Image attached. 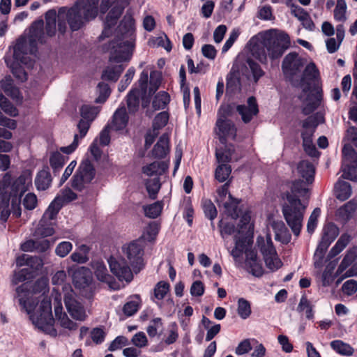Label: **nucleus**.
Wrapping results in <instances>:
<instances>
[{
	"mask_svg": "<svg viewBox=\"0 0 357 357\" xmlns=\"http://www.w3.org/2000/svg\"><path fill=\"white\" fill-rule=\"evenodd\" d=\"M47 282L45 279L38 280L31 291V285L24 283L16 289L20 305L30 314L32 323L40 330L56 336L57 333L53 326L54 319L52 314L50 298L45 295Z\"/></svg>",
	"mask_w": 357,
	"mask_h": 357,
	"instance_id": "nucleus-1",
	"label": "nucleus"
},
{
	"mask_svg": "<svg viewBox=\"0 0 357 357\" xmlns=\"http://www.w3.org/2000/svg\"><path fill=\"white\" fill-rule=\"evenodd\" d=\"M100 0H77L70 7H61L58 11V29L64 33L66 22L73 31H78L89 22L94 20L98 13Z\"/></svg>",
	"mask_w": 357,
	"mask_h": 357,
	"instance_id": "nucleus-2",
	"label": "nucleus"
},
{
	"mask_svg": "<svg viewBox=\"0 0 357 357\" xmlns=\"http://www.w3.org/2000/svg\"><path fill=\"white\" fill-rule=\"evenodd\" d=\"M306 183L301 180L292 183L290 190L285 193L287 202L282 205L284 218L293 234L298 236L303 227V220L307 202L301 199L307 194Z\"/></svg>",
	"mask_w": 357,
	"mask_h": 357,
	"instance_id": "nucleus-3",
	"label": "nucleus"
},
{
	"mask_svg": "<svg viewBox=\"0 0 357 357\" xmlns=\"http://www.w3.org/2000/svg\"><path fill=\"white\" fill-rule=\"evenodd\" d=\"M290 46V39L284 33H267L262 42L252 49L253 56L261 63H266L268 57L272 60L280 59Z\"/></svg>",
	"mask_w": 357,
	"mask_h": 357,
	"instance_id": "nucleus-4",
	"label": "nucleus"
},
{
	"mask_svg": "<svg viewBox=\"0 0 357 357\" xmlns=\"http://www.w3.org/2000/svg\"><path fill=\"white\" fill-rule=\"evenodd\" d=\"M44 22L42 20L34 22L29 29V43L31 48H28L25 38H20L17 40L13 47V57L21 63L29 68L33 66V61L29 55L34 53L36 42H43Z\"/></svg>",
	"mask_w": 357,
	"mask_h": 357,
	"instance_id": "nucleus-5",
	"label": "nucleus"
},
{
	"mask_svg": "<svg viewBox=\"0 0 357 357\" xmlns=\"http://www.w3.org/2000/svg\"><path fill=\"white\" fill-rule=\"evenodd\" d=\"M135 30L130 24V28L121 38L113 40L104 47L105 50L110 52L109 61L116 63L129 61L135 47Z\"/></svg>",
	"mask_w": 357,
	"mask_h": 357,
	"instance_id": "nucleus-6",
	"label": "nucleus"
},
{
	"mask_svg": "<svg viewBox=\"0 0 357 357\" xmlns=\"http://www.w3.org/2000/svg\"><path fill=\"white\" fill-rule=\"evenodd\" d=\"M305 66L304 60L296 52H290L284 57L282 69L285 77L292 85L298 86L301 84V74Z\"/></svg>",
	"mask_w": 357,
	"mask_h": 357,
	"instance_id": "nucleus-7",
	"label": "nucleus"
},
{
	"mask_svg": "<svg viewBox=\"0 0 357 357\" xmlns=\"http://www.w3.org/2000/svg\"><path fill=\"white\" fill-rule=\"evenodd\" d=\"M32 185L30 172L22 173L12 184L10 196L15 197L12 200V213L16 218L21 215L20 197Z\"/></svg>",
	"mask_w": 357,
	"mask_h": 357,
	"instance_id": "nucleus-8",
	"label": "nucleus"
},
{
	"mask_svg": "<svg viewBox=\"0 0 357 357\" xmlns=\"http://www.w3.org/2000/svg\"><path fill=\"white\" fill-rule=\"evenodd\" d=\"M257 245L263 255L266 267L270 271H275L282 266V263L278 256L270 234H267L266 238L258 236Z\"/></svg>",
	"mask_w": 357,
	"mask_h": 357,
	"instance_id": "nucleus-9",
	"label": "nucleus"
},
{
	"mask_svg": "<svg viewBox=\"0 0 357 357\" xmlns=\"http://www.w3.org/2000/svg\"><path fill=\"white\" fill-rule=\"evenodd\" d=\"M231 110V106L229 105H222L218 111L219 118L216 121L217 135L219 137L222 144L226 143L227 138L235 139L236 135V128L234 123L227 119L226 117L229 115Z\"/></svg>",
	"mask_w": 357,
	"mask_h": 357,
	"instance_id": "nucleus-10",
	"label": "nucleus"
},
{
	"mask_svg": "<svg viewBox=\"0 0 357 357\" xmlns=\"http://www.w3.org/2000/svg\"><path fill=\"white\" fill-rule=\"evenodd\" d=\"M95 175L96 170L91 162L89 160H83L73 176L72 187L76 190L82 191L92 181Z\"/></svg>",
	"mask_w": 357,
	"mask_h": 357,
	"instance_id": "nucleus-11",
	"label": "nucleus"
},
{
	"mask_svg": "<svg viewBox=\"0 0 357 357\" xmlns=\"http://www.w3.org/2000/svg\"><path fill=\"white\" fill-rule=\"evenodd\" d=\"M130 0H102L100 10L105 13L109 8L107 15V24H116L117 20L121 16L126 7L128 6Z\"/></svg>",
	"mask_w": 357,
	"mask_h": 357,
	"instance_id": "nucleus-12",
	"label": "nucleus"
},
{
	"mask_svg": "<svg viewBox=\"0 0 357 357\" xmlns=\"http://www.w3.org/2000/svg\"><path fill=\"white\" fill-rule=\"evenodd\" d=\"M342 177L351 181H356L357 176L354 175L356 167H357V153L353 147L349 144H346L342 149Z\"/></svg>",
	"mask_w": 357,
	"mask_h": 357,
	"instance_id": "nucleus-13",
	"label": "nucleus"
},
{
	"mask_svg": "<svg viewBox=\"0 0 357 357\" xmlns=\"http://www.w3.org/2000/svg\"><path fill=\"white\" fill-rule=\"evenodd\" d=\"M123 251L135 273L143 267V248L139 241H132L123 246Z\"/></svg>",
	"mask_w": 357,
	"mask_h": 357,
	"instance_id": "nucleus-14",
	"label": "nucleus"
},
{
	"mask_svg": "<svg viewBox=\"0 0 357 357\" xmlns=\"http://www.w3.org/2000/svg\"><path fill=\"white\" fill-rule=\"evenodd\" d=\"M111 272L121 281L130 282L133 278L132 272L123 259L110 257L108 259Z\"/></svg>",
	"mask_w": 357,
	"mask_h": 357,
	"instance_id": "nucleus-15",
	"label": "nucleus"
},
{
	"mask_svg": "<svg viewBox=\"0 0 357 357\" xmlns=\"http://www.w3.org/2000/svg\"><path fill=\"white\" fill-rule=\"evenodd\" d=\"M64 303L68 313L73 319L78 321H84L86 319L85 310L82 305L74 298L73 291L65 295Z\"/></svg>",
	"mask_w": 357,
	"mask_h": 357,
	"instance_id": "nucleus-16",
	"label": "nucleus"
},
{
	"mask_svg": "<svg viewBox=\"0 0 357 357\" xmlns=\"http://www.w3.org/2000/svg\"><path fill=\"white\" fill-rule=\"evenodd\" d=\"M91 266L98 280L108 284L109 288L112 289H117L119 288V285L113 281L112 277L108 273L107 267L102 261H93L91 263Z\"/></svg>",
	"mask_w": 357,
	"mask_h": 357,
	"instance_id": "nucleus-17",
	"label": "nucleus"
},
{
	"mask_svg": "<svg viewBox=\"0 0 357 357\" xmlns=\"http://www.w3.org/2000/svg\"><path fill=\"white\" fill-rule=\"evenodd\" d=\"M91 122L81 118L77 123V129L79 134H75L74 136L73 142L71 144L67 146L60 148V151L66 154H70L78 146L79 139L84 137L91 126Z\"/></svg>",
	"mask_w": 357,
	"mask_h": 357,
	"instance_id": "nucleus-18",
	"label": "nucleus"
},
{
	"mask_svg": "<svg viewBox=\"0 0 357 357\" xmlns=\"http://www.w3.org/2000/svg\"><path fill=\"white\" fill-rule=\"evenodd\" d=\"M319 77V70L313 63H310L301 74V84L298 86L303 88V91L307 93L310 91L311 84Z\"/></svg>",
	"mask_w": 357,
	"mask_h": 357,
	"instance_id": "nucleus-19",
	"label": "nucleus"
},
{
	"mask_svg": "<svg viewBox=\"0 0 357 357\" xmlns=\"http://www.w3.org/2000/svg\"><path fill=\"white\" fill-rule=\"evenodd\" d=\"M73 282L75 287L84 289L90 285L92 282V273L89 268L78 267L73 273Z\"/></svg>",
	"mask_w": 357,
	"mask_h": 357,
	"instance_id": "nucleus-20",
	"label": "nucleus"
},
{
	"mask_svg": "<svg viewBox=\"0 0 357 357\" xmlns=\"http://www.w3.org/2000/svg\"><path fill=\"white\" fill-rule=\"evenodd\" d=\"M245 265L247 270L253 275L260 277L263 275L264 271L262 266L255 250L252 249L245 250Z\"/></svg>",
	"mask_w": 357,
	"mask_h": 357,
	"instance_id": "nucleus-21",
	"label": "nucleus"
},
{
	"mask_svg": "<svg viewBox=\"0 0 357 357\" xmlns=\"http://www.w3.org/2000/svg\"><path fill=\"white\" fill-rule=\"evenodd\" d=\"M248 105H240L236 107V110L241 116V119L245 123L251 121L254 116L259 112L258 105L255 97L251 96L248 99Z\"/></svg>",
	"mask_w": 357,
	"mask_h": 357,
	"instance_id": "nucleus-22",
	"label": "nucleus"
},
{
	"mask_svg": "<svg viewBox=\"0 0 357 357\" xmlns=\"http://www.w3.org/2000/svg\"><path fill=\"white\" fill-rule=\"evenodd\" d=\"M54 313L56 320L62 328L69 331H75L77 328V324L70 320L67 314L63 312V307L60 301H57L54 305Z\"/></svg>",
	"mask_w": 357,
	"mask_h": 357,
	"instance_id": "nucleus-23",
	"label": "nucleus"
},
{
	"mask_svg": "<svg viewBox=\"0 0 357 357\" xmlns=\"http://www.w3.org/2000/svg\"><path fill=\"white\" fill-rule=\"evenodd\" d=\"M169 168V163L165 161H154L142 168V172L147 176L158 177L166 172Z\"/></svg>",
	"mask_w": 357,
	"mask_h": 357,
	"instance_id": "nucleus-24",
	"label": "nucleus"
},
{
	"mask_svg": "<svg viewBox=\"0 0 357 357\" xmlns=\"http://www.w3.org/2000/svg\"><path fill=\"white\" fill-rule=\"evenodd\" d=\"M128 116L125 107L119 108L114 114L112 121L110 123L111 129L121 130L124 129L128 123Z\"/></svg>",
	"mask_w": 357,
	"mask_h": 357,
	"instance_id": "nucleus-25",
	"label": "nucleus"
},
{
	"mask_svg": "<svg viewBox=\"0 0 357 357\" xmlns=\"http://www.w3.org/2000/svg\"><path fill=\"white\" fill-rule=\"evenodd\" d=\"M299 175L305 179L307 183H312L314 181L315 169L314 165L309 160L301 161L297 167Z\"/></svg>",
	"mask_w": 357,
	"mask_h": 357,
	"instance_id": "nucleus-26",
	"label": "nucleus"
},
{
	"mask_svg": "<svg viewBox=\"0 0 357 357\" xmlns=\"http://www.w3.org/2000/svg\"><path fill=\"white\" fill-rule=\"evenodd\" d=\"M169 137L166 134L162 135L152 151L153 157L163 158L169 153Z\"/></svg>",
	"mask_w": 357,
	"mask_h": 357,
	"instance_id": "nucleus-27",
	"label": "nucleus"
},
{
	"mask_svg": "<svg viewBox=\"0 0 357 357\" xmlns=\"http://www.w3.org/2000/svg\"><path fill=\"white\" fill-rule=\"evenodd\" d=\"M52 178L47 169L40 171L35 178V185L38 190H46L52 184Z\"/></svg>",
	"mask_w": 357,
	"mask_h": 357,
	"instance_id": "nucleus-28",
	"label": "nucleus"
},
{
	"mask_svg": "<svg viewBox=\"0 0 357 357\" xmlns=\"http://www.w3.org/2000/svg\"><path fill=\"white\" fill-rule=\"evenodd\" d=\"M0 90L3 91L7 96L15 98L18 96L19 91L13 84V80L10 75L5 76L0 80Z\"/></svg>",
	"mask_w": 357,
	"mask_h": 357,
	"instance_id": "nucleus-29",
	"label": "nucleus"
},
{
	"mask_svg": "<svg viewBox=\"0 0 357 357\" xmlns=\"http://www.w3.org/2000/svg\"><path fill=\"white\" fill-rule=\"evenodd\" d=\"M321 96L319 92H317L315 95L311 93L307 95L303 108L304 114H309L318 107L321 102Z\"/></svg>",
	"mask_w": 357,
	"mask_h": 357,
	"instance_id": "nucleus-30",
	"label": "nucleus"
},
{
	"mask_svg": "<svg viewBox=\"0 0 357 357\" xmlns=\"http://www.w3.org/2000/svg\"><path fill=\"white\" fill-rule=\"evenodd\" d=\"M63 206L58 198H54L44 213L42 217V222L55 219Z\"/></svg>",
	"mask_w": 357,
	"mask_h": 357,
	"instance_id": "nucleus-31",
	"label": "nucleus"
},
{
	"mask_svg": "<svg viewBox=\"0 0 357 357\" xmlns=\"http://www.w3.org/2000/svg\"><path fill=\"white\" fill-rule=\"evenodd\" d=\"M335 189L337 199L341 201L347 199L351 195V186L348 182L338 181Z\"/></svg>",
	"mask_w": 357,
	"mask_h": 357,
	"instance_id": "nucleus-32",
	"label": "nucleus"
},
{
	"mask_svg": "<svg viewBox=\"0 0 357 357\" xmlns=\"http://www.w3.org/2000/svg\"><path fill=\"white\" fill-rule=\"evenodd\" d=\"M58 14L55 10L52 9L45 13V31L49 36H52L56 33V23Z\"/></svg>",
	"mask_w": 357,
	"mask_h": 357,
	"instance_id": "nucleus-33",
	"label": "nucleus"
},
{
	"mask_svg": "<svg viewBox=\"0 0 357 357\" xmlns=\"http://www.w3.org/2000/svg\"><path fill=\"white\" fill-rule=\"evenodd\" d=\"M330 344L331 348L340 355L351 356L354 354V348L342 340H333Z\"/></svg>",
	"mask_w": 357,
	"mask_h": 357,
	"instance_id": "nucleus-34",
	"label": "nucleus"
},
{
	"mask_svg": "<svg viewBox=\"0 0 357 357\" xmlns=\"http://www.w3.org/2000/svg\"><path fill=\"white\" fill-rule=\"evenodd\" d=\"M124 68L122 65L108 66L102 74V78L106 80L116 82L123 71Z\"/></svg>",
	"mask_w": 357,
	"mask_h": 357,
	"instance_id": "nucleus-35",
	"label": "nucleus"
},
{
	"mask_svg": "<svg viewBox=\"0 0 357 357\" xmlns=\"http://www.w3.org/2000/svg\"><path fill=\"white\" fill-rule=\"evenodd\" d=\"M347 5L345 0H337L333 11L334 19L339 22H344L347 20Z\"/></svg>",
	"mask_w": 357,
	"mask_h": 357,
	"instance_id": "nucleus-36",
	"label": "nucleus"
},
{
	"mask_svg": "<svg viewBox=\"0 0 357 357\" xmlns=\"http://www.w3.org/2000/svg\"><path fill=\"white\" fill-rule=\"evenodd\" d=\"M331 243L321 238L314 255L315 267H321L323 263L324 257Z\"/></svg>",
	"mask_w": 357,
	"mask_h": 357,
	"instance_id": "nucleus-37",
	"label": "nucleus"
},
{
	"mask_svg": "<svg viewBox=\"0 0 357 357\" xmlns=\"http://www.w3.org/2000/svg\"><path fill=\"white\" fill-rule=\"evenodd\" d=\"M227 91L234 93L240 90V79L238 73L236 71L231 70L227 76Z\"/></svg>",
	"mask_w": 357,
	"mask_h": 357,
	"instance_id": "nucleus-38",
	"label": "nucleus"
},
{
	"mask_svg": "<svg viewBox=\"0 0 357 357\" xmlns=\"http://www.w3.org/2000/svg\"><path fill=\"white\" fill-rule=\"evenodd\" d=\"M235 246L229 251L230 255L233 257L234 259L237 261L241 257L243 251L246 249L245 240L237 236H234Z\"/></svg>",
	"mask_w": 357,
	"mask_h": 357,
	"instance_id": "nucleus-39",
	"label": "nucleus"
},
{
	"mask_svg": "<svg viewBox=\"0 0 357 357\" xmlns=\"http://www.w3.org/2000/svg\"><path fill=\"white\" fill-rule=\"evenodd\" d=\"M140 91L138 89H132L127 96V105L131 112H135L139 105Z\"/></svg>",
	"mask_w": 357,
	"mask_h": 357,
	"instance_id": "nucleus-40",
	"label": "nucleus"
},
{
	"mask_svg": "<svg viewBox=\"0 0 357 357\" xmlns=\"http://www.w3.org/2000/svg\"><path fill=\"white\" fill-rule=\"evenodd\" d=\"M238 202L234 199L230 194L228 195L227 201L223 202L222 206L225 208L226 212L232 218L236 219L238 217Z\"/></svg>",
	"mask_w": 357,
	"mask_h": 357,
	"instance_id": "nucleus-41",
	"label": "nucleus"
},
{
	"mask_svg": "<svg viewBox=\"0 0 357 357\" xmlns=\"http://www.w3.org/2000/svg\"><path fill=\"white\" fill-rule=\"evenodd\" d=\"M170 98L165 91H160L153 98L152 105L155 110L164 109L169 102Z\"/></svg>",
	"mask_w": 357,
	"mask_h": 357,
	"instance_id": "nucleus-42",
	"label": "nucleus"
},
{
	"mask_svg": "<svg viewBox=\"0 0 357 357\" xmlns=\"http://www.w3.org/2000/svg\"><path fill=\"white\" fill-rule=\"evenodd\" d=\"M67 158L59 152H53L50 157V164L54 172L59 171L66 162Z\"/></svg>",
	"mask_w": 357,
	"mask_h": 357,
	"instance_id": "nucleus-43",
	"label": "nucleus"
},
{
	"mask_svg": "<svg viewBox=\"0 0 357 357\" xmlns=\"http://www.w3.org/2000/svg\"><path fill=\"white\" fill-rule=\"evenodd\" d=\"M100 112L98 107L83 105L80 109L81 118L93 122Z\"/></svg>",
	"mask_w": 357,
	"mask_h": 357,
	"instance_id": "nucleus-44",
	"label": "nucleus"
},
{
	"mask_svg": "<svg viewBox=\"0 0 357 357\" xmlns=\"http://www.w3.org/2000/svg\"><path fill=\"white\" fill-rule=\"evenodd\" d=\"M160 187L161 183L158 177L148 179L146 182V190L149 193V197L152 199H155L156 198V195L159 192Z\"/></svg>",
	"mask_w": 357,
	"mask_h": 357,
	"instance_id": "nucleus-45",
	"label": "nucleus"
},
{
	"mask_svg": "<svg viewBox=\"0 0 357 357\" xmlns=\"http://www.w3.org/2000/svg\"><path fill=\"white\" fill-rule=\"evenodd\" d=\"M10 211L9 209V198L6 195H0V222L2 223L6 222Z\"/></svg>",
	"mask_w": 357,
	"mask_h": 357,
	"instance_id": "nucleus-46",
	"label": "nucleus"
},
{
	"mask_svg": "<svg viewBox=\"0 0 357 357\" xmlns=\"http://www.w3.org/2000/svg\"><path fill=\"white\" fill-rule=\"evenodd\" d=\"M237 312L239 317L243 319H246L251 314L250 303L243 298L238 300Z\"/></svg>",
	"mask_w": 357,
	"mask_h": 357,
	"instance_id": "nucleus-47",
	"label": "nucleus"
},
{
	"mask_svg": "<svg viewBox=\"0 0 357 357\" xmlns=\"http://www.w3.org/2000/svg\"><path fill=\"white\" fill-rule=\"evenodd\" d=\"M231 172V166L227 164H220L218 165L215 172V178L219 182L225 181Z\"/></svg>",
	"mask_w": 357,
	"mask_h": 357,
	"instance_id": "nucleus-48",
	"label": "nucleus"
},
{
	"mask_svg": "<svg viewBox=\"0 0 357 357\" xmlns=\"http://www.w3.org/2000/svg\"><path fill=\"white\" fill-rule=\"evenodd\" d=\"M0 107L7 114L16 116L18 114L17 108L1 93Z\"/></svg>",
	"mask_w": 357,
	"mask_h": 357,
	"instance_id": "nucleus-49",
	"label": "nucleus"
},
{
	"mask_svg": "<svg viewBox=\"0 0 357 357\" xmlns=\"http://www.w3.org/2000/svg\"><path fill=\"white\" fill-rule=\"evenodd\" d=\"M202 204L206 217L211 220L215 219L217 216L218 212L211 200L208 199H203Z\"/></svg>",
	"mask_w": 357,
	"mask_h": 357,
	"instance_id": "nucleus-50",
	"label": "nucleus"
},
{
	"mask_svg": "<svg viewBox=\"0 0 357 357\" xmlns=\"http://www.w3.org/2000/svg\"><path fill=\"white\" fill-rule=\"evenodd\" d=\"M135 300L127 302L123 307V312L127 317L135 314L139 307V296H135Z\"/></svg>",
	"mask_w": 357,
	"mask_h": 357,
	"instance_id": "nucleus-51",
	"label": "nucleus"
},
{
	"mask_svg": "<svg viewBox=\"0 0 357 357\" xmlns=\"http://www.w3.org/2000/svg\"><path fill=\"white\" fill-rule=\"evenodd\" d=\"M162 210V204L160 202H155L144 207L145 215L150 218H156Z\"/></svg>",
	"mask_w": 357,
	"mask_h": 357,
	"instance_id": "nucleus-52",
	"label": "nucleus"
},
{
	"mask_svg": "<svg viewBox=\"0 0 357 357\" xmlns=\"http://www.w3.org/2000/svg\"><path fill=\"white\" fill-rule=\"evenodd\" d=\"M98 96L96 98V102L103 103L109 96L111 91L107 84L100 82L98 85Z\"/></svg>",
	"mask_w": 357,
	"mask_h": 357,
	"instance_id": "nucleus-53",
	"label": "nucleus"
},
{
	"mask_svg": "<svg viewBox=\"0 0 357 357\" xmlns=\"http://www.w3.org/2000/svg\"><path fill=\"white\" fill-rule=\"evenodd\" d=\"M234 152L232 146L227 148L225 150L217 149L215 152V156L218 162L220 164H225L229 162Z\"/></svg>",
	"mask_w": 357,
	"mask_h": 357,
	"instance_id": "nucleus-54",
	"label": "nucleus"
},
{
	"mask_svg": "<svg viewBox=\"0 0 357 357\" xmlns=\"http://www.w3.org/2000/svg\"><path fill=\"white\" fill-rule=\"evenodd\" d=\"M338 234V228L333 224H328L324 229V234L321 238L331 243Z\"/></svg>",
	"mask_w": 357,
	"mask_h": 357,
	"instance_id": "nucleus-55",
	"label": "nucleus"
},
{
	"mask_svg": "<svg viewBox=\"0 0 357 357\" xmlns=\"http://www.w3.org/2000/svg\"><path fill=\"white\" fill-rule=\"evenodd\" d=\"M297 310L299 312L305 311V316L306 318H307L308 319H312L313 317L312 307L310 301L305 296H303L301 297L297 307Z\"/></svg>",
	"mask_w": 357,
	"mask_h": 357,
	"instance_id": "nucleus-56",
	"label": "nucleus"
},
{
	"mask_svg": "<svg viewBox=\"0 0 357 357\" xmlns=\"http://www.w3.org/2000/svg\"><path fill=\"white\" fill-rule=\"evenodd\" d=\"M55 198H58L63 205L76 199L77 195L71 189L67 188L61 190Z\"/></svg>",
	"mask_w": 357,
	"mask_h": 357,
	"instance_id": "nucleus-57",
	"label": "nucleus"
},
{
	"mask_svg": "<svg viewBox=\"0 0 357 357\" xmlns=\"http://www.w3.org/2000/svg\"><path fill=\"white\" fill-rule=\"evenodd\" d=\"M46 224H47V221L42 222L41 219L38 227L35 231L34 236H41L43 238L52 236L54 234V228L52 227H45V225Z\"/></svg>",
	"mask_w": 357,
	"mask_h": 357,
	"instance_id": "nucleus-58",
	"label": "nucleus"
},
{
	"mask_svg": "<svg viewBox=\"0 0 357 357\" xmlns=\"http://www.w3.org/2000/svg\"><path fill=\"white\" fill-rule=\"evenodd\" d=\"M321 214V210L319 208H316L314 209L312 213H311L307 225V230L310 234H312L317 225V220Z\"/></svg>",
	"mask_w": 357,
	"mask_h": 357,
	"instance_id": "nucleus-59",
	"label": "nucleus"
},
{
	"mask_svg": "<svg viewBox=\"0 0 357 357\" xmlns=\"http://www.w3.org/2000/svg\"><path fill=\"white\" fill-rule=\"evenodd\" d=\"M169 289V284L167 282L160 281L159 282L154 289V296L158 300H162Z\"/></svg>",
	"mask_w": 357,
	"mask_h": 357,
	"instance_id": "nucleus-60",
	"label": "nucleus"
},
{
	"mask_svg": "<svg viewBox=\"0 0 357 357\" xmlns=\"http://www.w3.org/2000/svg\"><path fill=\"white\" fill-rule=\"evenodd\" d=\"M169 115L167 112H162L159 113L153 120V128L158 131L167 123Z\"/></svg>",
	"mask_w": 357,
	"mask_h": 357,
	"instance_id": "nucleus-61",
	"label": "nucleus"
},
{
	"mask_svg": "<svg viewBox=\"0 0 357 357\" xmlns=\"http://www.w3.org/2000/svg\"><path fill=\"white\" fill-rule=\"evenodd\" d=\"M24 207L27 210H33L38 204V199L34 193H27L22 200Z\"/></svg>",
	"mask_w": 357,
	"mask_h": 357,
	"instance_id": "nucleus-62",
	"label": "nucleus"
},
{
	"mask_svg": "<svg viewBox=\"0 0 357 357\" xmlns=\"http://www.w3.org/2000/svg\"><path fill=\"white\" fill-rule=\"evenodd\" d=\"M356 257V255L355 251L347 252V255L344 256L338 267L337 273H341L343 272L348 266L351 264V263L355 260Z\"/></svg>",
	"mask_w": 357,
	"mask_h": 357,
	"instance_id": "nucleus-63",
	"label": "nucleus"
},
{
	"mask_svg": "<svg viewBox=\"0 0 357 357\" xmlns=\"http://www.w3.org/2000/svg\"><path fill=\"white\" fill-rule=\"evenodd\" d=\"M73 249V245L70 242L63 241L59 243L55 249V253L60 257H66Z\"/></svg>",
	"mask_w": 357,
	"mask_h": 357,
	"instance_id": "nucleus-64",
	"label": "nucleus"
}]
</instances>
